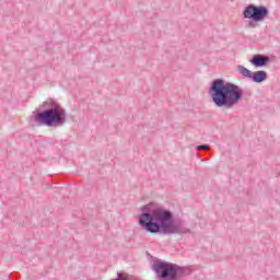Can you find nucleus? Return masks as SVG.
Masks as SVG:
<instances>
[{"label": "nucleus", "mask_w": 280, "mask_h": 280, "mask_svg": "<svg viewBox=\"0 0 280 280\" xmlns=\"http://www.w3.org/2000/svg\"><path fill=\"white\" fill-rule=\"evenodd\" d=\"M138 224L153 235H187L191 233L185 224L174 223V212L164 208H154L142 212L139 217Z\"/></svg>", "instance_id": "obj_1"}, {"label": "nucleus", "mask_w": 280, "mask_h": 280, "mask_svg": "<svg viewBox=\"0 0 280 280\" xmlns=\"http://www.w3.org/2000/svg\"><path fill=\"white\" fill-rule=\"evenodd\" d=\"M269 14L270 11H268V8L264 5L257 7L255 4H248L243 11L244 19H250L254 23H261V21H266Z\"/></svg>", "instance_id": "obj_5"}, {"label": "nucleus", "mask_w": 280, "mask_h": 280, "mask_svg": "<svg viewBox=\"0 0 280 280\" xmlns=\"http://www.w3.org/2000/svg\"><path fill=\"white\" fill-rule=\"evenodd\" d=\"M42 108H44V110L37 112L34 116V120L36 124H39V126L59 128L67 124V110L58 101L48 98L43 103Z\"/></svg>", "instance_id": "obj_3"}, {"label": "nucleus", "mask_w": 280, "mask_h": 280, "mask_svg": "<svg viewBox=\"0 0 280 280\" xmlns=\"http://www.w3.org/2000/svg\"><path fill=\"white\" fill-rule=\"evenodd\" d=\"M252 80L257 84H261V82H266V80H268V73L264 70L255 71L252 74Z\"/></svg>", "instance_id": "obj_7"}, {"label": "nucleus", "mask_w": 280, "mask_h": 280, "mask_svg": "<svg viewBox=\"0 0 280 280\" xmlns=\"http://www.w3.org/2000/svg\"><path fill=\"white\" fill-rule=\"evenodd\" d=\"M237 71L241 75H243V78H248L249 80H252L253 78V71L248 70L246 67L244 66H238L237 67Z\"/></svg>", "instance_id": "obj_8"}, {"label": "nucleus", "mask_w": 280, "mask_h": 280, "mask_svg": "<svg viewBox=\"0 0 280 280\" xmlns=\"http://www.w3.org/2000/svg\"><path fill=\"white\" fill-rule=\"evenodd\" d=\"M249 62L254 66V67H266V65H268V62H270V57L268 56H264V55H255Z\"/></svg>", "instance_id": "obj_6"}, {"label": "nucleus", "mask_w": 280, "mask_h": 280, "mask_svg": "<svg viewBox=\"0 0 280 280\" xmlns=\"http://www.w3.org/2000/svg\"><path fill=\"white\" fill-rule=\"evenodd\" d=\"M153 270L158 279L162 280H178V277L185 272L183 267L167 261L153 262Z\"/></svg>", "instance_id": "obj_4"}, {"label": "nucleus", "mask_w": 280, "mask_h": 280, "mask_svg": "<svg viewBox=\"0 0 280 280\" xmlns=\"http://www.w3.org/2000/svg\"><path fill=\"white\" fill-rule=\"evenodd\" d=\"M209 95L218 108H233L244 97V90L240 85L217 79L210 85Z\"/></svg>", "instance_id": "obj_2"}, {"label": "nucleus", "mask_w": 280, "mask_h": 280, "mask_svg": "<svg viewBox=\"0 0 280 280\" xmlns=\"http://www.w3.org/2000/svg\"><path fill=\"white\" fill-rule=\"evenodd\" d=\"M209 148H210L209 144H200V145L196 147V150H199V151L200 150H209Z\"/></svg>", "instance_id": "obj_9"}]
</instances>
